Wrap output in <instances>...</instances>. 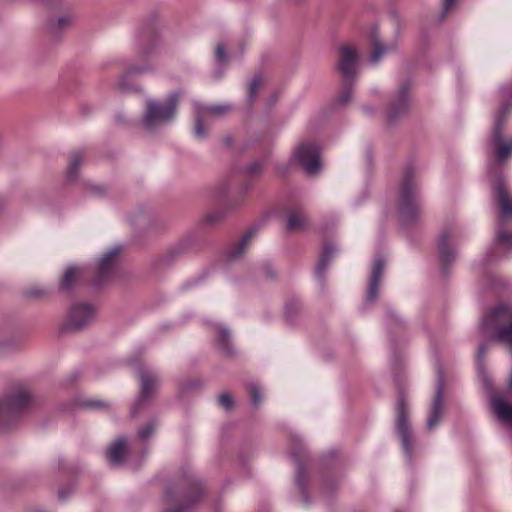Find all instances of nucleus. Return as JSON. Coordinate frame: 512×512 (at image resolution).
I'll return each instance as SVG.
<instances>
[{
    "label": "nucleus",
    "instance_id": "1",
    "mask_svg": "<svg viewBox=\"0 0 512 512\" xmlns=\"http://www.w3.org/2000/svg\"><path fill=\"white\" fill-rule=\"evenodd\" d=\"M483 332L509 347L512 354V308L507 304L497 305L481 322Z\"/></svg>",
    "mask_w": 512,
    "mask_h": 512
},
{
    "label": "nucleus",
    "instance_id": "2",
    "mask_svg": "<svg viewBox=\"0 0 512 512\" xmlns=\"http://www.w3.org/2000/svg\"><path fill=\"white\" fill-rule=\"evenodd\" d=\"M180 96L179 92H173L163 102L148 99L142 117L143 127L148 131H154L171 123L176 116Z\"/></svg>",
    "mask_w": 512,
    "mask_h": 512
},
{
    "label": "nucleus",
    "instance_id": "3",
    "mask_svg": "<svg viewBox=\"0 0 512 512\" xmlns=\"http://www.w3.org/2000/svg\"><path fill=\"white\" fill-rule=\"evenodd\" d=\"M395 432L401 441V447L405 457L409 461L412 460L415 448V438L409 420V406L402 395L398 397L396 404Z\"/></svg>",
    "mask_w": 512,
    "mask_h": 512
},
{
    "label": "nucleus",
    "instance_id": "4",
    "mask_svg": "<svg viewBox=\"0 0 512 512\" xmlns=\"http://www.w3.org/2000/svg\"><path fill=\"white\" fill-rule=\"evenodd\" d=\"M420 213V203L414 190L412 176L407 172L400 192L399 219L403 225H409L419 218Z\"/></svg>",
    "mask_w": 512,
    "mask_h": 512
},
{
    "label": "nucleus",
    "instance_id": "5",
    "mask_svg": "<svg viewBox=\"0 0 512 512\" xmlns=\"http://www.w3.org/2000/svg\"><path fill=\"white\" fill-rule=\"evenodd\" d=\"M97 316L96 308L88 302H77L67 310L63 327L68 330H81L90 325Z\"/></svg>",
    "mask_w": 512,
    "mask_h": 512
},
{
    "label": "nucleus",
    "instance_id": "6",
    "mask_svg": "<svg viewBox=\"0 0 512 512\" xmlns=\"http://www.w3.org/2000/svg\"><path fill=\"white\" fill-rule=\"evenodd\" d=\"M291 161L307 174L315 175L321 168L319 148L312 142H302L294 149Z\"/></svg>",
    "mask_w": 512,
    "mask_h": 512
},
{
    "label": "nucleus",
    "instance_id": "7",
    "mask_svg": "<svg viewBox=\"0 0 512 512\" xmlns=\"http://www.w3.org/2000/svg\"><path fill=\"white\" fill-rule=\"evenodd\" d=\"M32 402L31 396L24 388L14 389L6 398L0 400V418L13 417L26 410Z\"/></svg>",
    "mask_w": 512,
    "mask_h": 512
},
{
    "label": "nucleus",
    "instance_id": "8",
    "mask_svg": "<svg viewBox=\"0 0 512 512\" xmlns=\"http://www.w3.org/2000/svg\"><path fill=\"white\" fill-rule=\"evenodd\" d=\"M443 392H444V379L443 372L439 368L437 370V385L435 391V397L432 402L431 408L428 412L426 419V428L429 431L435 429L442 418L444 412V400H443Z\"/></svg>",
    "mask_w": 512,
    "mask_h": 512
},
{
    "label": "nucleus",
    "instance_id": "9",
    "mask_svg": "<svg viewBox=\"0 0 512 512\" xmlns=\"http://www.w3.org/2000/svg\"><path fill=\"white\" fill-rule=\"evenodd\" d=\"M358 53L350 45L340 48L338 69L346 81H352L357 74Z\"/></svg>",
    "mask_w": 512,
    "mask_h": 512
},
{
    "label": "nucleus",
    "instance_id": "10",
    "mask_svg": "<svg viewBox=\"0 0 512 512\" xmlns=\"http://www.w3.org/2000/svg\"><path fill=\"white\" fill-rule=\"evenodd\" d=\"M412 103L411 84L406 80L402 82L397 90L395 99L393 100L389 112V121H394L397 117L404 114Z\"/></svg>",
    "mask_w": 512,
    "mask_h": 512
},
{
    "label": "nucleus",
    "instance_id": "11",
    "mask_svg": "<svg viewBox=\"0 0 512 512\" xmlns=\"http://www.w3.org/2000/svg\"><path fill=\"white\" fill-rule=\"evenodd\" d=\"M502 121V116H500L494 125L491 139L498 162L505 161L512 154V139L509 141L504 139Z\"/></svg>",
    "mask_w": 512,
    "mask_h": 512
},
{
    "label": "nucleus",
    "instance_id": "12",
    "mask_svg": "<svg viewBox=\"0 0 512 512\" xmlns=\"http://www.w3.org/2000/svg\"><path fill=\"white\" fill-rule=\"evenodd\" d=\"M140 380L141 393L134 407L132 408L131 412L133 415H136L137 410L153 395L159 384L158 377L154 373L146 370L140 371Z\"/></svg>",
    "mask_w": 512,
    "mask_h": 512
},
{
    "label": "nucleus",
    "instance_id": "13",
    "mask_svg": "<svg viewBox=\"0 0 512 512\" xmlns=\"http://www.w3.org/2000/svg\"><path fill=\"white\" fill-rule=\"evenodd\" d=\"M451 239L452 232L448 228L443 229L438 238V253L444 270H446L456 258V252L450 245Z\"/></svg>",
    "mask_w": 512,
    "mask_h": 512
},
{
    "label": "nucleus",
    "instance_id": "14",
    "mask_svg": "<svg viewBox=\"0 0 512 512\" xmlns=\"http://www.w3.org/2000/svg\"><path fill=\"white\" fill-rule=\"evenodd\" d=\"M495 199L500 211V220L505 222L512 217V199L506 193L502 179L495 177L494 179Z\"/></svg>",
    "mask_w": 512,
    "mask_h": 512
},
{
    "label": "nucleus",
    "instance_id": "15",
    "mask_svg": "<svg viewBox=\"0 0 512 512\" xmlns=\"http://www.w3.org/2000/svg\"><path fill=\"white\" fill-rule=\"evenodd\" d=\"M76 19L75 14L72 12L70 5L65 4L63 11L55 14L48 23V28L53 34H57L72 26Z\"/></svg>",
    "mask_w": 512,
    "mask_h": 512
},
{
    "label": "nucleus",
    "instance_id": "16",
    "mask_svg": "<svg viewBox=\"0 0 512 512\" xmlns=\"http://www.w3.org/2000/svg\"><path fill=\"white\" fill-rule=\"evenodd\" d=\"M506 248L512 249V233H507L502 228H499L496 233L493 248L483 259V265L498 258L499 254H501Z\"/></svg>",
    "mask_w": 512,
    "mask_h": 512
},
{
    "label": "nucleus",
    "instance_id": "17",
    "mask_svg": "<svg viewBox=\"0 0 512 512\" xmlns=\"http://www.w3.org/2000/svg\"><path fill=\"white\" fill-rule=\"evenodd\" d=\"M122 247L115 245L108 249L100 258L98 264L99 276L104 280L109 276L117 264V257L121 253Z\"/></svg>",
    "mask_w": 512,
    "mask_h": 512
},
{
    "label": "nucleus",
    "instance_id": "18",
    "mask_svg": "<svg viewBox=\"0 0 512 512\" xmlns=\"http://www.w3.org/2000/svg\"><path fill=\"white\" fill-rule=\"evenodd\" d=\"M384 270V260L376 257L372 263L371 276L369 280V290L366 295V301L372 302L377 298V289L382 280Z\"/></svg>",
    "mask_w": 512,
    "mask_h": 512
},
{
    "label": "nucleus",
    "instance_id": "19",
    "mask_svg": "<svg viewBox=\"0 0 512 512\" xmlns=\"http://www.w3.org/2000/svg\"><path fill=\"white\" fill-rule=\"evenodd\" d=\"M370 39L372 45V53L369 61L372 64H377L386 54L392 52L395 49L394 43L383 44L380 41L379 32L376 28L371 30Z\"/></svg>",
    "mask_w": 512,
    "mask_h": 512
},
{
    "label": "nucleus",
    "instance_id": "20",
    "mask_svg": "<svg viewBox=\"0 0 512 512\" xmlns=\"http://www.w3.org/2000/svg\"><path fill=\"white\" fill-rule=\"evenodd\" d=\"M490 405L496 417L506 425H512V405L501 395L491 398Z\"/></svg>",
    "mask_w": 512,
    "mask_h": 512
},
{
    "label": "nucleus",
    "instance_id": "21",
    "mask_svg": "<svg viewBox=\"0 0 512 512\" xmlns=\"http://www.w3.org/2000/svg\"><path fill=\"white\" fill-rule=\"evenodd\" d=\"M490 405L496 417L506 425H512V405L501 395L491 398Z\"/></svg>",
    "mask_w": 512,
    "mask_h": 512
},
{
    "label": "nucleus",
    "instance_id": "22",
    "mask_svg": "<svg viewBox=\"0 0 512 512\" xmlns=\"http://www.w3.org/2000/svg\"><path fill=\"white\" fill-rule=\"evenodd\" d=\"M287 229L293 232H303L309 227V220L300 208L292 209L287 215Z\"/></svg>",
    "mask_w": 512,
    "mask_h": 512
},
{
    "label": "nucleus",
    "instance_id": "23",
    "mask_svg": "<svg viewBox=\"0 0 512 512\" xmlns=\"http://www.w3.org/2000/svg\"><path fill=\"white\" fill-rule=\"evenodd\" d=\"M127 439L121 437L117 439L107 451L108 461L115 466L121 465L127 453Z\"/></svg>",
    "mask_w": 512,
    "mask_h": 512
},
{
    "label": "nucleus",
    "instance_id": "24",
    "mask_svg": "<svg viewBox=\"0 0 512 512\" xmlns=\"http://www.w3.org/2000/svg\"><path fill=\"white\" fill-rule=\"evenodd\" d=\"M194 109H197L201 112L209 121L220 118L226 115L231 107L228 104H218V105H204L199 102L194 103Z\"/></svg>",
    "mask_w": 512,
    "mask_h": 512
},
{
    "label": "nucleus",
    "instance_id": "25",
    "mask_svg": "<svg viewBox=\"0 0 512 512\" xmlns=\"http://www.w3.org/2000/svg\"><path fill=\"white\" fill-rule=\"evenodd\" d=\"M81 275L82 269L80 267L76 265L67 267L60 280L59 288L63 291H69L76 285Z\"/></svg>",
    "mask_w": 512,
    "mask_h": 512
},
{
    "label": "nucleus",
    "instance_id": "26",
    "mask_svg": "<svg viewBox=\"0 0 512 512\" xmlns=\"http://www.w3.org/2000/svg\"><path fill=\"white\" fill-rule=\"evenodd\" d=\"M202 497V492L199 487H195L191 495H184L180 501V504L174 507L172 510L165 512H189L199 502Z\"/></svg>",
    "mask_w": 512,
    "mask_h": 512
},
{
    "label": "nucleus",
    "instance_id": "27",
    "mask_svg": "<svg viewBox=\"0 0 512 512\" xmlns=\"http://www.w3.org/2000/svg\"><path fill=\"white\" fill-rule=\"evenodd\" d=\"M337 249L330 244H325L322 248L320 259L318 261L315 274L319 279H322L330 261L335 255Z\"/></svg>",
    "mask_w": 512,
    "mask_h": 512
},
{
    "label": "nucleus",
    "instance_id": "28",
    "mask_svg": "<svg viewBox=\"0 0 512 512\" xmlns=\"http://www.w3.org/2000/svg\"><path fill=\"white\" fill-rule=\"evenodd\" d=\"M254 233L255 232L253 229H250L247 231V233L243 236L241 241L235 247L231 248L226 253L227 261H229V262L236 261L240 257H242V255H244V253L248 249L250 240H251L252 236L254 235Z\"/></svg>",
    "mask_w": 512,
    "mask_h": 512
},
{
    "label": "nucleus",
    "instance_id": "29",
    "mask_svg": "<svg viewBox=\"0 0 512 512\" xmlns=\"http://www.w3.org/2000/svg\"><path fill=\"white\" fill-rule=\"evenodd\" d=\"M487 349H488V347L486 344L479 345L478 351H477V358H476V367H477L478 376H479L480 381L486 388H490L491 387V379H490L488 373L485 371L484 363H483L484 354L486 353Z\"/></svg>",
    "mask_w": 512,
    "mask_h": 512
},
{
    "label": "nucleus",
    "instance_id": "30",
    "mask_svg": "<svg viewBox=\"0 0 512 512\" xmlns=\"http://www.w3.org/2000/svg\"><path fill=\"white\" fill-rule=\"evenodd\" d=\"M214 330L217 333L218 342L221 345V348L227 355L233 354V349L230 345V332L229 330L221 324H215Z\"/></svg>",
    "mask_w": 512,
    "mask_h": 512
},
{
    "label": "nucleus",
    "instance_id": "31",
    "mask_svg": "<svg viewBox=\"0 0 512 512\" xmlns=\"http://www.w3.org/2000/svg\"><path fill=\"white\" fill-rule=\"evenodd\" d=\"M83 155L80 152H74L71 154L67 169V179L69 181L76 180L79 169L83 163Z\"/></svg>",
    "mask_w": 512,
    "mask_h": 512
},
{
    "label": "nucleus",
    "instance_id": "32",
    "mask_svg": "<svg viewBox=\"0 0 512 512\" xmlns=\"http://www.w3.org/2000/svg\"><path fill=\"white\" fill-rule=\"evenodd\" d=\"M195 115V126H194V135L198 139H205L207 137V127L206 123L210 122L201 112L197 109H194Z\"/></svg>",
    "mask_w": 512,
    "mask_h": 512
},
{
    "label": "nucleus",
    "instance_id": "33",
    "mask_svg": "<svg viewBox=\"0 0 512 512\" xmlns=\"http://www.w3.org/2000/svg\"><path fill=\"white\" fill-rule=\"evenodd\" d=\"M150 68L146 65H137V64H131L126 67V71L124 75H121L118 79V86L120 89L125 90L127 88L125 84V78L126 75H138L143 74L147 71H149Z\"/></svg>",
    "mask_w": 512,
    "mask_h": 512
},
{
    "label": "nucleus",
    "instance_id": "34",
    "mask_svg": "<svg viewBox=\"0 0 512 512\" xmlns=\"http://www.w3.org/2000/svg\"><path fill=\"white\" fill-rule=\"evenodd\" d=\"M264 84V78L256 75L250 82L247 92V97L250 102L254 101L257 97L258 89Z\"/></svg>",
    "mask_w": 512,
    "mask_h": 512
},
{
    "label": "nucleus",
    "instance_id": "35",
    "mask_svg": "<svg viewBox=\"0 0 512 512\" xmlns=\"http://www.w3.org/2000/svg\"><path fill=\"white\" fill-rule=\"evenodd\" d=\"M352 81H347V83L343 86L339 95L337 97V103L339 105H346L350 102L352 97Z\"/></svg>",
    "mask_w": 512,
    "mask_h": 512
},
{
    "label": "nucleus",
    "instance_id": "36",
    "mask_svg": "<svg viewBox=\"0 0 512 512\" xmlns=\"http://www.w3.org/2000/svg\"><path fill=\"white\" fill-rule=\"evenodd\" d=\"M156 427V421L152 420L149 423H147L144 427L140 428L138 430L137 435L140 439L147 440L155 433Z\"/></svg>",
    "mask_w": 512,
    "mask_h": 512
},
{
    "label": "nucleus",
    "instance_id": "37",
    "mask_svg": "<svg viewBox=\"0 0 512 512\" xmlns=\"http://www.w3.org/2000/svg\"><path fill=\"white\" fill-rule=\"evenodd\" d=\"M218 403L225 410H230L233 407V399L230 394L223 393L218 397Z\"/></svg>",
    "mask_w": 512,
    "mask_h": 512
},
{
    "label": "nucleus",
    "instance_id": "38",
    "mask_svg": "<svg viewBox=\"0 0 512 512\" xmlns=\"http://www.w3.org/2000/svg\"><path fill=\"white\" fill-rule=\"evenodd\" d=\"M262 171V164L260 162H253L245 168V173L249 177L258 176Z\"/></svg>",
    "mask_w": 512,
    "mask_h": 512
},
{
    "label": "nucleus",
    "instance_id": "39",
    "mask_svg": "<svg viewBox=\"0 0 512 512\" xmlns=\"http://www.w3.org/2000/svg\"><path fill=\"white\" fill-rule=\"evenodd\" d=\"M82 405L92 409H104L108 407V403L102 400H87L84 401Z\"/></svg>",
    "mask_w": 512,
    "mask_h": 512
},
{
    "label": "nucleus",
    "instance_id": "40",
    "mask_svg": "<svg viewBox=\"0 0 512 512\" xmlns=\"http://www.w3.org/2000/svg\"><path fill=\"white\" fill-rule=\"evenodd\" d=\"M215 58L219 63H225L227 61V53L224 45L218 44L215 51Z\"/></svg>",
    "mask_w": 512,
    "mask_h": 512
},
{
    "label": "nucleus",
    "instance_id": "41",
    "mask_svg": "<svg viewBox=\"0 0 512 512\" xmlns=\"http://www.w3.org/2000/svg\"><path fill=\"white\" fill-rule=\"evenodd\" d=\"M251 401L254 406L258 405L261 402V392L259 388L255 385L250 387Z\"/></svg>",
    "mask_w": 512,
    "mask_h": 512
},
{
    "label": "nucleus",
    "instance_id": "42",
    "mask_svg": "<svg viewBox=\"0 0 512 512\" xmlns=\"http://www.w3.org/2000/svg\"><path fill=\"white\" fill-rule=\"evenodd\" d=\"M295 481L300 489H304L306 485V476L302 469L297 470Z\"/></svg>",
    "mask_w": 512,
    "mask_h": 512
},
{
    "label": "nucleus",
    "instance_id": "43",
    "mask_svg": "<svg viewBox=\"0 0 512 512\" xmlns=\"http://www.w3.org/2000/svg\"><path fill=\"white\" fill-rule=\"evenodd\" d=\"M457 0H443V11L441 17H444L445 14L455 5Z\"/></svg>",
    "mask_w": 512,
    "mask_h": 512
},
{
    "label": "nucleus",
    "instance_id": "44",
    "mask_svg": "<svg viewBox=\"0 0 512 512\" xmlns=\"http://www.w3.org/2000/svg\"><path fill=\"white\" fill-rule=\"evenodd\" d=\"M89 190L95 196H102L105 193L104 187L99 185H90Z\"/></svg>",
    "mask_w": 512,
    "mask_h": 512
},
{
    "label": "nucleus",
    "instance_id": "45",
    "mask_svg": "<svg viewBox=\"0 0 512 512\" xmlns=\"http://www.w3.org/2000/svg\"><path fill=\"white\" fill-rule=\"evenodd\" d=\"M152 55V49H144L141 51V57L146 59Z\"/></svg>",
    "mask_w": 512,
    "mask_h": 512
},
{
    "label": "nucleus",
    "instance_id": "46",
    "mask_svg": "<svg viewBox=\"0 0 512 512\" xmlns=\"http://www.w3.org/2000/svg\"><path fill=\"white\" fill-rule=\"evenodd\" d=\"M29 293L32 296H39L42 295L44 292L42 290H31Z\"/></svg>",
    "mask_w": 512,
    "mask_h": 512
},
{
    "label": "nucleus",
    "instance_id": "47",
    "mask_svg": "<svg viewBox=\"0 0 512 512\" xmlns=\"http://www.w3.org/2000/svg\"><path fill=\"white\" fill-rule=\"evenodd\" d=\"M509 388L512 389V371L509 379Z\"/></svg>",
    "mask_w": 512,
    "mask_h": 512
}]
</instances>
